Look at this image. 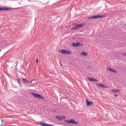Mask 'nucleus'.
<instances>
[{
  "instance_id": "dca6fc26",
  "label": "nucleus",
  "mask_w": 126,
  "mask_h": 126,
  "mask_svg": "<svg viewBox=\"0 0 126 126\" xmlns=\"http://www.w3.org/2000/svg\"><path fill=\"white\" fill-rule=\"evenodd\" d=\"M76 46L77 47L79 46V45H80V43L79 42H77L76 43Z\"/></svg>"
},
{
  "instance_id": "5701e85b",
  "label": "nucleus",
  "mask_w": 126,
  "mask_h": 126,
  "mask_svg": "<svg viewBox=\"0 0 126 126\" xmlns=\"http://www.w3.org/2000/svg\"><path fill=\"white\" fill-rule=\"evenodd\" d=\"M50 124H47V126H50Z\"/></svg>"
},
{
  "instance_id": "f257e3e1",
  "label": "nucleus",
  "mask_w": 126,
  "mask_h": 126,
  "mask_svg": "<svg viewBox=\"0 0 126 126\" xmlns=\"http://www.w3.org/2000/svg\"><path fill=\"white\" fill-rule=\"evenodd\" d=\"M31 94L32 95L35 97H37L39 99H44V97L41 95L38 94H36L32 92Z\"/></svg>"
},
{
  "instance_id": "7ed1b4c3",
  "label": "nucleus",
  "mask_w": 126,
  "mask_h": 126,
  "mask_svg": "<svg viewBox=\"0 0 126 126\" xmlns=\"http://www.w3.org/2000/svg\"><path fill=\"white\" fill-rule=\"evenodd\" d=\"M65 122H67L68 124H78L77 122L75 121L73 119H71L68 120H66L65 121Z\"/></svg>"
},
{
  "instance_id": "4be33fe9",
  "label": "nucleus",
  "mask_w": 126,
  "mask_h": 126,
  "mask_svg": "<svg viewBox=\"0 0 126 126\" xmlns=\"http://www.w3.org/2000/svg\"><path fill=\"white\" fill-rule=\"evenodd\" d=\"M114 96L115 97H116L118 96V95L116 94H114Z\"/></svg>"
},
{
  "instance_id": "20e7f679",
  "label": "nucleus",
  "mask_w": 126,
  "mask_h": 126,
  "mask_svg": "<svg viewBox=\"0 0 126 126\" xmlns=\"http://www.w3.org/2000/svg\"><path fill=\"white\" fill-rule=\"evenodd\" d=\"M83 27V25L82 24H79L71 28V30H75L79 28L80 27Z\"/></svg>"
},
{
  "instance_id": "2eb2a0df",
  "label": "nucleus",
  "mask_w": 126,
  "mask_h": 126,
  "mask_svg": "<svg viewBox=\"0 0 126 126\" xmlns=\"http://www.w3.org/2000/svg\"><path fill=\"white\" fill-rule=\"evenodd\" d=\"M112 92L114 93H116L118 92V89L113 90L112 91Z\"/></svg>"
},
{
  "instance_id": "6e6552de",
  "label": "nucleus",
  "mask_w": 126,
  "mask_h": 126,
  "mask_svg": "<svg viewBox=\"0 0 126 126\" xmlns=\"http://www.w3.org/2000/svg\"><path fill=\"white\" fill-rule=\"evenodd\" d=\"M89 80L90 81H94L96 82H97L98 81L96 79L93 78H89Z\"/></svg>"
},
{
  "instance_id": "f8f14e48",
  "label": "nucleus",
  "mask_w": 126,
  "mask_h": 126,
  "mask_svg": "<svg viewBox=\"0 0 126 126\" xmlns=\"http://www.w3.org/2000/svg\"><path fill=\"white\" fill-rule=\"evenodd\" d=\"M47 124L43 122H41L40 123L39 125L43 126H47Z\"/></svg>"
},
{
  "instance_id": "0eeeda50",
  "label": "nucleus",
  "mask_w": 126,
  "mask_h": 126,
  "mask_svg": "<svg viewBox=\"0 0 126 126\" xmlns=\"http://www.w3.org/2000/svg\"><path fill=\"white\" fill-rule=\"evenodd\" d=\"M97 85L100 87H103V88H106L107 87L106 85H104V84L102 83L98 84L97 83Z\"/></svg>"
},
{
  "instance_id": "9d476101",
  "label": "nucleus",
  "mask_w": 126,
  "mask_h": 126,
  "mask_svg": "<svg viewBox=\"0 0 126 126\" xmlns=\"http://www.w3.org/2000/svg\"><path fill=\"white\" fill-rule=\"evenodd\" d=\"M108 69L111 72H113V73H116V70H114V69H111L110 68H108Z\"/></svg>"
},
{
  "instance_id": "39448f33",
  "label": "nucleus",
  "mask_w": 126,
  "mask_h": 126,
  "mask_svg": "<svg viewBox=\"0 0 126 126\" xmlns=\"http://www.w3.org/2000/svg\"><path fill=\"white\" fill-rule=\"evenodd\" d=\"M60 52L63 54H71V53L70 51L66 50H61L60 51Z\"/></svg>"
},
{
  "instance_id": "aec40b11",
  "label": "nucleus",
  "mask_w": 126,
  "mask_h": 126,
  "mask_svg": "<svg viewBox=\"0 0 126 126\" xmlns=\"http://www.w3.org/2000/svg\"><path fill=\"white\" fill-rule=\"evenodd\" d=\"M4 7H0V10H4Z\"/></svg>"
},
{
  "instance_id": "1a4fd4ad",
  "label": "nucleus",
  "mask_w": 126,
  "mask_h": 126,
  "mask_svg": "<svg viewBox=\"0 0 126 126\" xmlns=\"http://www.w3.org/2000/svg\"><path fill=\"white\" fill-rule=\"evenodd\" d=\"M23 80L24 82L27 83H31L32 82V80L31 81H29L27 79L25 78L23 79Z\"/></svg>"
},
{
  "instance_id": "c756f323",
  "label": "nucleus",
  "mask_w": 126,
  "mask_h": 126,
  "mask_svg": "<svg viewBox=\"0 0 126 126\" xmlns=\"http://www.w3.org/2000/svg\"><path fill=\"white\" fill-rule=\"evenodd\" d=\"M1 51V50H0V52Z\"/></svg>"
},
{
  "instance_id": "412c9836",
  "label": "nucleus",
  "mask_w": 126,
  "mask_h": 126,
  "mask_svg": "<svg viewBox=\"0 0 126 126\" xmlns=\"http://www.w3.org/2000/svg\"><path fill=\"white\" fill-rule=\"evenodd\" d=\"M122 55L124 56H126V53H123Z\"/></svg>"
},
{
  "instance_id": "6ab92c4d",
  "label": "nucleus",
  "mask_w": 126,
  "mask_h": 126,
  "mask_svg": "<svg viewBox=\"0 0 126 126\" xmlns=\"http://www.w3.org/2000/svg\"><path fill=\"white\" fill-rule=\"evenodd\" d=\"M72 46L74 47H76V43L74 42H73L72 43Z\"/></svg>"
},
{
  "instance_id": "423d86ee",
  "label": "nucleus",
  "mask_w": 126,
  "mask_h": 126,
  "mask_svg": "<svg viewBox=\"0 0 126 126\" xmlns=\"http://www.w3.org/2000/svg\"><path fill=\"white\" fill-rule=\"evenodd\" d=\"M86 103L87 106H89L92 105L93 102L92 101H89L87 99L86 101Z\"/></svg>"
},
{
  "instance_id": "ddd939ff",
  "label": "nucleus",
  "mask_w": 126,
  "mask_h": 126,
  "mask_svg": "<svg viewBox=\"0 0 126 126\" xmlns=\"http://www.w3.org/2000/svg\"><path fill=\"white\" fill-rule=\"evenodd\" d=\"M17 82L19 84V85H20V86L22 87V84L21 83V82L20 81V80L19 79H17Z\"/></svg>"
},
{
  "instance_id": "f03ea898",
  "label": "nucleus",
  "mask_w": 126,
  "mask_h": 126,
  "mask_svg": "<svg viewBox=\"0 0 126 126\" xmlns=\"http://www.w3.org/2000/svg\"><path fill=\"white\" fill-rule=\"evenodd\" d=\"M105 16L104 15H97L96 16H90L89 17H88V18L89 19L91 18H94V19H96L98 18H102L103 17H105Z\"/></svg>"
},
{
  "instance_id": "4468645a",
  "label": "nucleus",
  "mask_w": 126,
  "mask_h": 126,
  "mask_svg": "<svg viewBox=\"0 0 126 126\" xmlns=\"http://www.w3.org/2000/svg\"><path fill=\"white\" fill-rule=\"evenodd\" d=\"M81 54L85 56L87 55L88 54L87 53H86L85 52H83L81 53Z\"/></svg>"
},
{
  "instance_id": "bb28decb",
  "label": "nucleus",
  "mask_w": 126,
  "mask_h": 126,
  "mask_svg": "<svg viewBox=\"0 0 126 126\" xmlns=\"http://www.w3.org/2000/svg\"><path fill=\"white\" fill-rule=\"evenodd\" d=\"M61 66H62V64H61Z\"/></svg>"
},
{
  "instance_id": "a211bd4d",
  "label": "nucleus",
  "mask_w": 126,
  "mask_h": 126,
  "mask_svg": "<svg viewBox=\"0 0 126 126\" xmlns=\"http://www.w3.org/2000/svg\"><path fill=\"white\" fill-rule=\"evenodd\" d=\"M60 116L59 115H57L56 117V118L58 119L59 121H60Z\"/></svg>"
},
{
  "instance_id": "a878e982",
  "label": "nucleus",
  "mask_w": 126,
  "mask_h": 126,
  "mask_svg": "<svg viewBox=\"0 0 126 126\" xmlns=\"http://www.w3.org/2000/svg\"><path fill=\"white\" fill-rule=\"evenodd\" d=\"M1 121L2 122H3V120H1Z\"/></svg>"
},
{
  "instance_id": "f3484780",
  "label": "nucleus",
  "mask_w": 126,
  "mask_h": 126,
  "mask_svg": "<svg viewBox=\"0 0 126 126\" xmlns=\"http://www.w3.org/2000/svg\"><path fill=\"white\" fill-rule=\"evenodd\" d=\"M10 9L8 8H6L4 7V10H9Z\"/></svg>"
},
{
  "instance_id": "cd10ccee",
  "label": "nucleus",
  "mask_w": 126,
  "mask_h": 126,
  "mask_svg": "<svg viewBox=\"0 0 126 126\" xmlns=\"http://www.w3.org/2000/svg\"><path fill=\"white\" fill-rule=\"evenodd\" d=\"M119 91H120V90H119V91H118L119 92Z\"/></svg>"
},
{
  "instance_id": "c85d7f7f",
  "label": "nucleus",
  "mask_w": 126,
  "mask_h": 126,
  "mask_svg": "<svg viewBox=\"0 0 126 126\" xmlns=\"http://www.w3.org/2000/svg\"><path fill=\"white\" fill-rule=\"evenodd\" d=\"M125 26H126V24H125Z\"/></svg>"
},
{
  "instance_id": "b1692460",
  "label": "nucleus",
  "mask_w": 126,
  "mask_h": 126,
  "mask_svg": "<svg viewBox=\"0 0 126 126\" xmlns=\"http://www.w3.org/2000/svg\"><path fill=\"white\" fill-rule=\"evenodd\" d=\"M38 59H37L36 60V63H38Z\"/></svg>"
},
{
  "instance_id": "9b49d317",
  "label": "nucleus",
  "mask_w": 126,
  "mask_h": 126,
  "mask_svg": "<svg viewBox=\"0 0 126 126\" xmlns=\"http://www.w3.org/2000/svg\"><path fill=\"white\" fill-rule=\"evenodd\" d=\"M65 118V117L64 115H62L60 116V121H62L63 119H64Z\"/></svg>"
},
{
  "instance_id": "393cba45",
  "label": "nucleus",
  "mask_w": 126,
  "mask_h": 126,
  "mask_svg": "<svg viewBox=\"0 0 126 126\" xmlns=\"http://www.w3.org/2000/svg\"><path fill=\"white\" fill-rule=\"evenodd\" d=\"M50 126H54V125H50Z\"/></svg>"
}]
</instances>
